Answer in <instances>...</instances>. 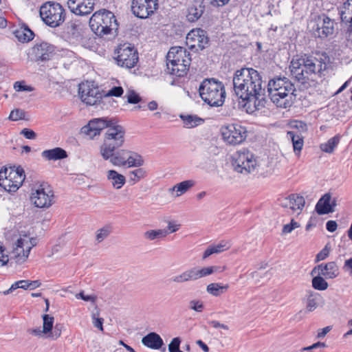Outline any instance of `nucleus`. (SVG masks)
Returning a JSON list of instances; mask_svg holds the SVG:
<instances>
[{"instance_id":"obj_1","label":"nucleus","mask_w":352,"mask_h":352,"mask_svg":"<svg viewBox=\"0 0 352 352\" xmlns=\"http://www.w3.org/2000/svg\"><path fill=\"white\" fill-rule=\"evenodd\" d=\"M232 82L236 95L245 102L247 113H252L265 107V84L258 71L246 67L236 70Z\"/></svg>"},{"instance_id":"obj_2","label":"nucleus","mask_w":352,"mask_h":352,"mask_svg":"<svg viewBox=\"0 0 352 352\" xmlns=\"http://www.w3.org/2000/svg\"><path fill=\"white\" fill-rule=\"evenodd\" d=\"M327 64L315 56L304 54L301 57L293 59L290 65V71L295 80L300 84V89H306L311 86L314 77H322L327 73Z\"/></svg>"},{"instance_id":"obj_3","label":"nucleus","mask_w":352,"mask_h":352,"mask_svg":"<svg viewBox=\"0 0 352 352\" xmlns=\"http://www.w3.org/2000/svg\"><path fill=\"white\" fill-rule=\"evenodd\" d=\"M295 91L294 85L285 76H275L267 83L268 95L278 107H291L296 98Z\"/></svg>"},{"instance_id":"obj_4","label":"nucleus","mask_w":352,"mask_h":352,"mask_svg":"<svg viewBox=\"0 0 352 352\" xmlns=\"http://www.w3.org/2000/svg\"><path fill=\"white\" fill-rule=\"evenodd\" d=\"M125 129L118 124V120L109 118L106 128L103 143L100 146V153L102 158L107 160L111 152L120 148L125 141Z\"/></svg>"},{"instance_id":"obj_5","label":"nucleus","mask_w":352,"mask_h":352,"mask_svg":"<svg viewBox=\"0 0 352 352\" xmlns=\"http://www.w3.org/2000/svg\"><path fill=\"white\" fill-rule=\"evenodd\" d=\"M167 72L177 77H184L187 74L191 58L186 49L180 45L170 47L166 56Z\"/></svg>"},{"instance_id":"obj_6","label":"nucleus","mask_w":352,"mask_h":352,"mask_svg":"<svg viewBox=\"0 0 352 352\" xmlns=\"http://www.w3.org/2000/svg\"><path fill=\"white\" fill-rule=\"evenodd\" d=\"M91 30L100 38L109 39L115 36L118 24L114 14L107 10L96 12L89 19Z\"/></svg>"},{"instance_id":"obj_7","label":"nucleus","mask_w":352,"mask_h":352,"mask_svg":"<svg viewBox=\"0 0 352 352\" xmlns=\"http://www.w3.org/2000/svg\"><path fill=\"white\" fill-rule=\"evenodd\" d=\"M200 97L211 107H221L226 99V89L222 82L214 78H206L199 87Z\"/></svg>"},{"instance_id":"obj_8","label":"nucleus","mask_w":352,"mask_h":352,"mask_svg":"<svg viewBox=\"0 0 352 352\" xmlns=\"http://www.w3.org/2000/svg\"><path fill=\"white\" fill-rule=\"evenodd\" d=\"M40 16L43 22L52 28L61 25L65 19L63 6L55 2L47 1L40 8Z\"/></svg>"},{"instance_id":"obj_9","label":"nucleus","mask_w":352,"mask_h":352,"mask_svg":"<svg viewBox=\"0 0 352 352\" xmlns=\"http://www.w3.org/2000/svg\"><path fill=\"white\" fill-rule=\"evenodd\" d=\"M113 58L118 66L127 69L134 67L139 60L137 49L130 45H118Z\"/></svg>"},{"instance_id":"obj_10","label":"nucleus","mask_w":352,"mask_h":352,"mask_svg":"<svg viewBox=\"0 0 352 352\" xmlns=\"http://www.w3.org/2000/svg\"><path fill=\"white\" fill-rule=\"evenodd\" d=\"M218 266L194 267L184 271L172 278V281L177 284H182L190 281H196L199 278L208 276L219 270Z\"/></svg>"},{"instance_id":"obj_11","label":"nucleus","mask_w":352,"mask_h":352,"mask_svg":"<svg viewBox=\"0 0 352 352\" xmlns=\"http://www.w3.org/2000/svg\"><path fill=\"white\" fill-rule=\"evenodd\" d=\"M232 165L236 172L248 174L255 169L256 162L253 153L246 148H242L234 154Z\"/></svg>"},{"instance_id":"obj_12","label":"nucleus","mask_w":352,"mask_h":352,"mask_svg":"<svg viewBox=\"0 0 352 352\" xmlns=\"http://www.w3.org/2000/svg\"><path fill=\"white\" fill-rule=\"evenodd\" d=\"M221 133L223 140L230 145H236L242 143L247 137L245 127L239 124H230L222 126Z\"/></svg>"},{"instance_id":"obj_13","label":"nucleus","mask_w":352,"mask_h":352,"mask_svg":"<svg viewBox=\"0 0 352 352\" xmlns=\"http://www.w3.org/2000/svg\"><path fill=\"white\" fill-rule=\"evenodd\" d=\"M54 193L47 184H41L32 189V203L37 208H49L53 204Z\"/></svg>"},{"instance_id":"obj_14","label":"nucleus","mask_w":352,"mask_h":352,"mask_svg":"<svg viewBox=\"0 0 352 352\" xmlns=\"http://www.w3.org/2000/svg\"><path fill=\"white\" fill-rule=\"evenodd\" d=\"M79 95L82 101L87 105L101 106L104 103V93L101 92L98 87H90L87 83L79 85Z\"/></svg>"},{"instance_id":"obj_15","label":"nucleus","mask_w":352,"mask_h":352,"mask_svg":"<svg viewBox=\"0 0 352 352\" xmlns=\"http://www.w3.org/2000/svg\"><path fill=\"white\" fill-rule=\"evenodd\" d=\"M158 8L157 0H133L131 10L135 16L146 19Z\"/></svg>"},{"instance_id":"obj_16","label":"nucleus","mask_w":352,"mask_h":352,"mask_svg":"<svg viewBox=\"0 0 352 352\" xmlns=\"http://www.w3.org/2000/svg\"><path fill=\"white\" fill-rule=\"evenodd\" d=\"M55 54L54 45H33L28 53L29 58L36 62L49 60Z\"/></svg>"},{"instance_id":"obj_17","label":"nucleus","mask_w":352,"mask_h":352,"mask_svg":"<svg viewBox=\"0 0 352 352\" xmlns=\"http://www.w3.org/2000/svg\"><path fill=\"white\" fill-rule=\"evenodd\" d=\"M109 118H110L105 117L91 120L87 125L82 127L81 133L93 139L96 135H100L101 131L106 129Z\"/></svg>"},{"instance_id":"obj_18","label":"nucleus","mask_w":352,"mask_h":352,"mask_svg":"<svg viewBox=\"0 0 352 352\" xmlns=\"http://www.w3.org/2000/svg\"><path fill=\"white\" fill-rule=\"evenodd\" d=\"M68 8L76 15H87L94 10V0H68Z\"/></svg>"},{"instance_id":"obj_19","label":"nucleus","mask_w":352,"mask_h":352,"mask_svg":"<svg viewBox=\"0 0 352 352\" xmlns=\"http://www.w3.org/2000/svg\"><path fill=\"white\" fill-rule=\"evenodd\" d=\"M80 26L76 21H69L60 34L61 38L66 42L74 43L80 37Z\"/></svg>"},{"instance_id":"obj_20","label":"nucleus","mask_w":352,"mask_h":352,"mask_svg":"<svg viewBox=\"0 0 352 352\" xmlns=\"http://www.w3.org/2000/svg\"><path fill=\"white\" fill-rule=\"evenodd\" d=\"M16 175V169L3 167L0 170V186L6 191L10 192L13 177Z\"/></svg>"},{"instance_id":"obj_21","label":"nucleus","mask_w":352,"mask_h":352,"mask_svg":"<svg viewBox=\"0 0 352 352\" xmlns=\"http://www.w3.org/2000/svg\"><path fill=\"white\" fill-rule=\"evenodd\" d=\"M142 343L151 349L157 350L162 347L164 341L159 334L151 332L142 338Z\"/></svg>"},{"instance_id":"obj_22","label":"nucleus","mask_w":352,"mask_h":352,"mask_svg":"<svg viewBox=\"0 0 352 352\" xmlns=\"http://www.w3.org/2000/svg\"><path fill=\"white\" fill-rule=\"evenodd\" d=\"M205 6L203 1H195L188 8V14L186 18L190 22L197 21L204 14Z\"/></svg>"},{"instance_id":"obj_23","label":"nucleus","mask_w":352,"mask_h":352,"mask_svg":"<svg viewBox=\"0 0 352 352\" xmlns=\"http://www.w3.org/2000/svg\"><path fill=\"white\" fill-rule=\"evenodd\" d=\"M186 39V44H204L208 41L206 32L199 28L192 30L187 34Z\"/></svg>"},{"instance_id":"obj_24","label":"nucleus","mask_w":352,"mask_h":352,"mask_svg":"<svg viewBox=\"0 0 352 352\" xmlns=\"http://www.w3.org/2000/svg\"><path fill=\"white\" fill-rule=\"evenodd\" d=\"M287 136L292 142L294 153L299 155L304 144V137L298 130L288 131Z\"/></svg>"},{"instance_id":"obj_25","label":"nucleus","mask_w":352,"mask_h":352,"mask_svg":"<svg viewBox=\"0 0 352 352\" xmlns=\"http://www.w3.org/2000/svg\"><path fill=\"white\" fill-rule=\"evenodd\" d=\"M129 153H130V151L125 149L113 151L107 160H109L114 166H125Z\"/></svg>"},{"instance_id":"obj_26","label":"nucleus","mask_w":352,"mask_h":352,"mask_svg":"<svg viewBox=\"0 0 352 352\" xmlns=\"http://www.w3.org/2000/svg\"><path fill=\"white\" fill-rule=\"evenodd\" d=\"M41 156L47 160H59L67 157L65 150L60 147L45 150L41 153Z\"/></svg>"},{"instance_id":"obj_27","label":"nucleus","mask_w":352,"mask_h":352,"mask_svg":"<svg viewBox=\"0 0 352 352\" xmlns=\"http://www.w3.org/2000/svg\"><path fill=\"white\" fill-rule=\"evenodd\" d=\"M13 33L17 40L21 43H28L34 37V33L27 25L21 26Z\"/></svg>"},{"instance_id":"obj_28","label":"nucleus","mask_w":352,"mask_h":352,"mask_svg":"<svg viewBox=\"0 0 352 352\" xmlns=\"http://www.w3.org/2000/svg\"><path fill=\"white\" fill-rule=\"evenodd\" d=\"M338 11L342 22L349 23L352 25V0L346 1Z\"/></svg>"},{"instance_id":"obj_29","label":"nucleus","mask_w":352,"mask_h":352,"mask_svg":"<svg viewBox=\"0 0 352 352\" xmlns=\"http://www.w3.org/2000/svg\"><path fill=\"white\" fill-rule=\"evenodd\" d=\"M315 210L320 214H326L330 212V192L325 193L317 202Z\"/></svg>"},{"instance_id":"obj_30","label":"nucleus","mask_w":352,"mask_h":352,"mask_svg":"<svg viewBox=\"0 0 352 352\" xmlns=\"http://www.w3.org/2000/svg\"><path fill=\"white\" fill-rule=\"evenodd\" d=\"M107 177L108 180L111 181L112 186L116 189L121 188L126 182L125 177L114 170H109Z\"/></svg>"},{"instance_id":"obj_31","label":"nucleus","mask_w":352,"mask_h":352,"mask_svg":"<svg viewBox=\"0 0 352 352\" xmlns=\"http://www.w3.org/2000/svg\"><path fill=\"white\" fill-rule=\"evenodd\" d=\"M196 182L194 180L189 179L183 181L175 185L173 188H170V191H177L176 197H179L182 194L187 192L190 188L195 185Z\"/></svg>"},{"instance_id":"obj_32","label":"nucleus","mask_w":352,"mask_h":352,"mask_svg":"<svg viewBox=\"0 0 352 352\" xmlns=\"http://www.w3.org/2000/svg\"><path fill=\"white\" fill-rule=\"evenodd\" d=\"M16 175L13 177V181L12 182L10 192H16L25 179V172L21 167L19 166L16 168Z\"/></svg>"},{"instance_id":"obj_33","label":"nucleus","mask_w":352,"mask_h":352,"mask_svg":"<svg viewBox=\"0 0 352 352\" xmlns=\"http://www.w3.org/2000/svg\"><path fill=\"white\" fill-rule=\"evenodd\" d=\"M228 243L224 241H221L219 244L210 245L204 252L203 254V259H206L210 255L213 254H219L221 253L226 250L228 249Z\"/></svg>"},{"instance_id":"obj_34","label":"nucleus","mask_w":352,"mask_h":352,"mask_svg":"<svg viewBox=\"0 0 352 352\" xmlns=\"http://www.w3.org/2000/svg\"><path fill=\"white\" fill-rule=\"evenodd\" d=\"M23 243L24 240L21 238H19L16 243V248L13 250V254H14V257L19 258V260L17 262H19L20 260H23L24 261L25 258H28L30 248H29V250L27 252L24 251L23 249Z\"/></svg>"},{"instance_id":"obj_35","label":"nucleus","mask_w":352,"mask_h":352,"mask_svg":"<svg viewBox=\"0 0 352 352\" xmlns=\"http://www.w3.org/2000/svg\"><path fill=\"white\" fill-rule=\"evenodd\" d=\"M144 164L142 157L137 153L130 151L126 159V166L128 167H140Z\"/></svg>"},{"instance_id":"obj_36","label":"nucleus","mask_w":352,"mask_h":352,"mask_svg":"<svg viewBox=\"0 0 352 352\" xmlns=\"http://www.w3.org/2000/svg\"><path fill=\"white\" fill-rule=\"evenodd\" d=\"M184 125L187 128H192L200 124L204 120L197 116L182 115L179 116Z\"/></svg>"},{"instance_id":"obj_37","label":"nucleus","mask_w":352,"mask_h":352,"mask_svg":"<svg viewBox=\"0 0 352 352\" xmlns=\"http://www.w3.org/2000/svg\"><path fill=\"white\" fill-rule=\"evenodd\" d=\"M228 287V285H221L219 283H210L207 286L206 291L214 296H219L224 293Z\"/></svg>"},{"instance_id":"obj_38","label":"nucleus","mask_w":352,"mask_h":352,"mask_svg":"<svg viewBox=\"0 0 352 352\" xmlns=\"http://www.w3.org/2000/svg\"><path fill=\"white\" fill-rule=\"evenodd\" d=\"M168 234L167 230H149L144 233V237L148 240L153 241L156 239L163 238Z\"/></svg>"},{"instance_id":"obj_39","label":"nucleus","mask_w":352,"mask_h":352,"mask_svg":"<svg viewBox=\"0 0 352 352\" xmlns=\"http://www.w3.org/2000/svg\"><path fill=\"white\" fill-rule=\"evenodd\" d=\"M291 202L292 203L289 210L292 213H294V212H296L298 210H302L305 203L303 197L299 196L296 194L295 197L292 198Z\"/></svg>"},{"instance_id":"obj_40","label":"nucleus","mask_w":352,"mask_h":352,"mask_svg":"<svg viewBox=\"0 0 352 352\" xmlns=\"http://www.w3.org/2000/svg\"><path fill=\"white\" fill-rule=\"evenodd\" d=\"M319 298L320 296L318 293L308 292L307 309L309 311H312L317 307V301Z\"/></svg>"},{"instance_id":"obj_41","label":"nucleus","mask_w":352,"mask_h":352,"mask_svg":"<svg viewBox=\"0 0 352 352\" xmlns=\"http://www.w3.org/2000/svg\"><path fill=\"white\" fill-rule=\"evenodd\" d=\"M43 332L44 334L47 336L48 333L53 329L54 318L53 316H51L48 314H45L43 316Z\"/></svg>"},{"instance_id":"obj_42","label":"nucleus","mask_w":352,"mask_h":352,"mask_svg":"<svg viewBox=\"0 0 352 352\" xmlns=\"http://www.w3.org/2000/svg\"><path fill=\"white\" fill-rule=\"evenodd\" d=\"M330 21V18L326 17L323 19V25L320 28L318 27L316 29V31L315 32V35L320 37V38H324L327 37L329 34L330 33V29L329 26L325 25V24H328Z\"/></svg>"},{"instance_id":"obj_43","label":"nucleus","mask_w":352,"mask_h":352,"mask_svg":"<svg viewBox=\"0 0 352 352\" xmlns=\"http://www.w3.org/2000/svg\"><path fill=\"white\" fill-rule=\"evenodd\" d=\"M315 276L312 279V285L314 289L318 290H324L328 287V283L324 279L320 276L314 275Z\"/></svg>"},{"instance_id":"obj_44","label":"nucleus","mask_w":352,"mask_h":352,"mask_svg":"<svg viewBox=\"0 0 352 352\" xmlns=\"http://www.w3.org/2000/svg\"><path fill=\"white\" fill-rule=\"evenodd\" d=\"M111 232L110 226H104L97 231L96 239L98 243L102 242L105 239Z\"/></svg>"},{"instance_id":"obj_45","label":"nucleus","mask_w":352,"mask_h":352,"mask_svg":"<svg viewBox=\"0 0 352 352\" xmlns=\"http://www.w3.org/2000/svg\"><path fill=\"white\" fill-rule=\"evenodd\" d=\"M329 274V267L328 264H320L318 266L315 267L311 272V274L312 276L317 275V276H326Z\"/></svg>"},{"instance_id":"obj_46","label":"nucleus","mask_w":352,"mask_h":352,"mask_svg":"<svg viewBox=\"0 0 352 352\" xmlns=\"http://www.w3.org/2000/svg\"><path fill=\"white\" fill-rule=\"evenodd\" d=\"M25 112L24 110L15 109L10 112L8 119L12 121H17L25 119Z\"/></svg>"},{"instance_id":"obj_47","label":"nucleus","mask_w":352,"mask_h":352,"mask_svg":"<svg viewBox=\"0 0 352 352\" xmlns=\"http://www.w3.org/2000/svg\"><path fill=\"white\" fill-rule=\"evenodd\" d=\"M123 92L124 90L122 87H113L107 93H104V100L109 99L111 96L120 97L123 94Z\"/></svg>"},{"instance_id":"obj_48","label":"nucleus","mask_w":352,"mask_h":352,"mask_svg":"<svg viewBox=\"0 0 352 352\" xmlns=\"http://www.w3.org/2000/svg\"><path fill=\"white\" fill-rule=\"evenodd\" d=\"M146 172L143 168H138L130 172V179L134 182H138L146 176Z\"/></svg>"},{"instance_id":"obj_49","label":"nucleus","mask_w":352,"mask_h":352,"mask_svg":"<svg viewBox=\"0 0 352 352\" xmlns=\"http://www.w3.org/2000/svg\"><path fill=\"white\" fill-rule=\"evenodd\" d=\"M181 342H182V340L179 337L174 338L171 340L170 343L168 344L169 352H183L179 349Z\"/></svg>"},{"instance_id":"obj_50","label":"nucleus","mask_w":352,"mask_h":352,"mask_svg":"<svg viewBox=\"0 0 352 352\" xmlns=\"http://www.w3.org/2000/svg\"><path fill=\"white\" fill-rule=\"evenodd\" d=\"M63 326L60 324H56L54 327H53V329L51 332L48 333L47 336V338H51L52 340H56L61 335Z\"/></svg>"},{"instance_id":"obj_51","label":"nucleus","mask_w":352,"mask_h":352,"mask_svg":"<svg viewBox=\"0 0 352 352\" xmlns=\"http://www.w3.org/2000/svg\"><path fill=\"white\" fill-rule=\"evenodd\" d=\"M14 88L16 91H32L34 90V88L31 86L24 85L23 81L15 82Z\"/></svg>"},{"instance_id":"obj_52","label":"nucleus","mask_w":352,"mask_h":352,"mask_svg":"<svg viewBox=\"0 0 352 352\" xmlns=\"http://www.w3.org/2000/svg\"><path fill=\"white\" fill-rule=\"evenodd\" d=\"M293 197H295V194H292L287 197H283V198L279 199L280 205L283 208L289 210L290 206H291V203H292L291 201H292ZM288 212H289L290 211L288 210Z\"/></svg>"},{"instance_id":"obj_53","label":"nucleus","mask_w":352,"mask_h":352,"mask_svg":"<svg viewBox=\"0 0 352 352\" xmlns=\"http://www.w3.org/2000/svg\"><path fill=\"white\" fill-rule=\"evenodd\" d=\"M189 307L197 312H201L204 309V305L200 300H192L189 302Z\"/></svg>"},{"instance_id":"obj_54","label":"nucleus","mask_w":352,"mask_h":352,"mask_svg":"<svg viewBox=\"0 0 352 352\" xmlns=\"http://www.w3.org/2000/svg\"><path fill=\"white\" fill-rule=\"evenodd\" d=\"M141 100L140 96L133 90H130L127 96V101L131 104H138Z\"/></svg>"},{"instance_id":"obj_55","label":"nucleus","mask_w":352,"mask_h":352,"mask_svg":"<svg viewBox=\"0 0 352 352\" xmlns=\"http://www.w3.org/2000/svg\"><path fill=\"white\" fill-rule=\"evenodd\" d=\"M328 245H329V243H327L325 245V247L316 255V261H315L316 263L325 259L328 256V255L329 254Z\"/></svg>"},{"instance_id":"obj_56","label":"nucleus","mask_w":352,"mask_h":352,"mask_svg":"<svg viewBox=\"0 0 352 352\" xmlns=\"http://www.w3.org/2000/svg\"><path fill=\"white\" fill-rule=\"evenodd\" d=\"M5 248L0 244V262L1 263V265H6L8 261V255L5 253Z\"/></svg>"},{"instance_id":"obj_57","label":"nucleus","mask_w":352,"mask_h":352,"mask_svg":"<svg viewBox=\"0 0 352 352\" xmlns=\"http://www.w3.org/2000/svg\"><path fill=\"white\" fill-rule=\"evenodd\" d=\"M21 134L29 140H34L36 138V133L34 131L27 128L23 129L21 131Z\"/></svg>"},{"instance_id":"obj_58","label":"nucleus","mask_w":352,"mask_h":352,"mask_svg":"<svg viewBox=\"0 0 352 352\" xmlns=\"http://www.w3.org/2000/svg\"><path fill=\"white\" fill-rule=\"evenodd\" d=\"M93 324L95 327L99 329L101 331H103V322L104 319L102 318H96V315L94 314L93 316Z\"/></svg>"},{"instance_id":"obj_59","label":"nucleus","mask_w":352,"mask_h":352,"mask_svg":"<svg viewBox=\"0 0 352 352\" xmlns=\"http://www.w3.org/2000/svg\"><path fill=\"white\" fill-rule=\"evenodd\" d=\"M89 49L91 51L96 52L100 56H105L106 51L102 47V45H89Z\"/></svg>"},{"instance_id":"obj_60","label":"nucleus","mask_w":352,"mask_h":352,"mask_svg":"<svg viewBox=\"0 0 352 352\" xmlns=\"http://www.w3.org/2000/svg\"><path fill=\"white\" fill-rule=\"evenodd\" d=\"M76 298L79 299H82L85 301H91V302H94L95 300H96V296H86L84 294V292H80V293L77 294L76 295Z\"/></svg>"},{"instance_id":"obj_61","label":"nucleus","mask_w":352,"mask_h":352,"mask_svg":"<svg viewBox=\"0 0 352 352\" xmlns=\"http://www.w3.org/2000/svg\"><path fill=\"white\" fill-rule=\"evenodd\" d=\"M23 283H25V282L24 281H21V280L14 283V284H12L11 285L10 289H8V290L3 292V294L4 295H8V294L12 293L14 290H15V289H16L18 288H20L21 287L20 284H23Z\"/></svg>"},{"instance_id":"obj_62","label":"nucleus","mask_w":352,"mask_h":352,"mask_svg":"<svg viewBox=\"0 0 352 352\" xmlns=\"http://www.w3.org/2000/svg\"><path fill=\"white\" fill-rule=\"evenodd\" d=\"M23 283H25V282L24 281H21V280L14 283V284H12L11 285L10 289H8V290L3 292V294L4 295H8V294L12 293L14 290H15V289H16L18 288H20L21 287L20 284H23Z\"/></svg>"},{"instance_id":"obj_63","label":"nucleus","mask_w":352,"mask_h":352,"mask_svg":"<svg viewBox=\"0 0 352 352\" xmlns=\"http://www.w3.org/2000/svg\"><path fill=\"white\" fill-rule=\"evenodd\" d=\"M208 324L210 325H211L212 327H213L214 328H215V329L222 328V329H226V330L228 329V327L227 325H226L224 324H221V323H220L219 322H218L217 320L209 321Z\"/></svg>"},{"instance_id":"obj_64","label":"nucleus","mask_w":352,"mask_h":352,"mask_svg":"<svg viewBox=\"0 0 352 352\" xmlns=\"http://www.w3.org/2000/svg\"><path fill=\"white\" fill-rule=\"evenodd\" d=\"M344 268L352 277V258H349L345 261Z\"/></svg>"}]
</instances>
